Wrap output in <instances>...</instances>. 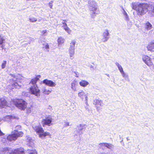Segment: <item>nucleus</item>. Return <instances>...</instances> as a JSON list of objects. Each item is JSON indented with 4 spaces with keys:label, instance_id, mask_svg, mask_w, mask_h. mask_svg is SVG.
<instances>
[{
    "label": "nucleus",
    "instance_id": "1",
    "mask_svg": "<svg viewBox=\"0 0 154 154\" xmlns=\"http://www.w3.org/2000/svg\"><path fill=\"white\" fill-rule=\"evenodd\" d=\"M131 6L133 9L137 11L138 15H143L149 10V6L146 4L133 3Z\"/></svg>",
    "mask_w": 154,
    "mask_h": 154
},
{
    "label": "nucleus",
    "instance_id": "2",
    "mask_svg": "<svg viewBox=\"0 0 154 154\" xmlns=\"http://www.w3.org/2000/svg\"><path fill=\"white\" fill-rule=\"evenodd\" d=\"M10 75L12 78L10 79L8 81L9 85L8 88L10 90L14 88L19 89L21 86V83L18 82L17 76L14 74H10Z\"/></svg>",
    "mask_w": 154,
    "mask_h": 154
},
{
    "label": "nucleus",
    "instance_id": "3",
    "mask_svg": "<svg viewBox=\"0 0 154 154\" xmlns=\"http://www.w3.org/2000/svg\"><path fill=\"white\" fill-rule=\"evenodd\" d=\"M88 8L91 12V15L92 18H94L96 15L100 13L97 8V3L93 0L88 1Z\"/></svg>",
    "mask_w": 154,
    "mask_h": 154
},
{
    "label": "nucleus",
    "instance_id": "4",
    "mask_svg": "<svg viewBox=\"0 0 154 154\" xmlns=\"http://www.w3.org/2000/svg\"><path fill=\"white\" fill-rule=\"evenodd\" d=\"M23 133L21 131H19L17 130L13 131L11 133V134L9 135L7 137V140L9 141H15L19 137H22Z\"/></svg>",
    "mask_w": 154,
    "mask_h": 154
},
{
    "label": "nucleus",
    "instance_id": "5",
    "mask_svg": "<svg viewBox=\"0 0 154 154\" xmlns=\"http://www.w3.org/2000/svg\"><path fill=\"white\" fill-rule=\"evenodd\" d=\"M32 128L33 129L39 134V137L41 138H43L46 136L49 135L50 133L48 132H44L43 129L39 126H33Z\"/></svg>",
    "mask_w": 154,
    "mask_h": 154
},
{
    "label": "nucleus",
    "instance_id": "6",
    "mask_svg": "<svg viewBox=\"0 0 154 154\" xmlns=\"http://www.w3.org/2000/svg\"><path fill=\"white\" fill-rule=\"evenodd\" d=\"M15 106L21 110H24L26 107L27 103L21 99H17L14 101Z\"/></svg>",
    "mask_w": 154,
    "mask_h": 154
},
{
    "label": "nucleus",
    "instance_id": "7",
    "mask_svg": "<svg viewBox=\"0 0 154 154\" xmlns=\"http://www.w3.org/2000/svg\"><path fill=\"white\" fill-rule=\"evenodd\" d=\"M29 91L31 94L35 95L37 97H38L40 95V90L37 85L31 86L30 88Z\"/></svg>",
    "mask_w": 154,
    "mask_h": 154
},
{
    "label": "nucleus",
    "instance_id": "8",
    "mask_svg": "<svg viewBox=\"0 0 154 154\" xmlns=\"http://www.w3.org/2000/svg\"><path fill=\"white\" fill-rule=\"evenodd\" d=\"M52 117L49 116L46 118L45 119H43L42 121V123L43 127H45V125L50 126L52 125Z\"/></svg>",
    "mask_w": 154,
    "mask_h": 154
},
{
    "label": "nucleus",
    "instance_id": "9",
    "mask_svg": "<svg viewBox=\"0 0 154 154\" xmlns=\"http://www.w3.org/2000/svg\"><path fill=\"white\" fill-rule=\"evenodd\" d=\"M102 36L103 37L102 39V42H107L109 38L110 34L107 29L103 30Z\"/></svg>",
    "mask_w": 154,
    "mask_h": 154
},
{
    "label": "nucleus",
    "instance_id": "10",
    "mask_svg": "<svg viewBox=\"0 0 154 154\" xmlns=\"http://www.w3.org/2000/svg\"><path fill=\"white\" fill-rule=\"evenodd\" d=\"M142 59L144 63L148 66H150L153 64L151 58L148 56L144 55L143 56Z\"/></svg>",
    "mask_w": 154,
    "mask_h": 154
},
{
    "label": "nucleus",
    "instance_id": "11",
    "mask_svg": "<svg viewBox=\"0 0 154 154\" xmlns=\"http://www.w3.org/2000/svg\"><path fill=\"white\" fill-rule=\"evenodd\" d=\"M78 96L81 98L82 100H83L85 98V104L87 105H88V97L87 96L86 94L84 92L82 91L81 90L80 91H79L78 94Z\"/></svg>",
    "mask_w": 154,
    "mask_h": 154
},
{
    "label": "nucleus",
    "instance_id": "12",
    "mask_svg": "<svg viewBox=\"0 0 154 154\" xmlns=\"http://www.w3.org/2000/svg\"><path fill=\"white\" fill-rule=\"evenodd\" d=\"M94 104L95 105L97 110L98 111L100 110L101 109L100 107L103 106V105L102 101L97 99L94 100Z\"/></svg>",
    "mask_w": 154,
    "mask_h": 154
},
{
    "label": "nucleus",
    "instance_id": "13",
    "mask_svg": "<svg viewBox=\"0 0 154 154\" xmlns=\"http://www.w3.org/2000/svg\"><path fill=\"white\" fill-rule=\"evenodd\" d=\"M86 127V125L80 124L78 126V129L77 131L78 135H80L83 133V131H84Z\"/></svg>",
    "mask_w": 154,
    "mask_h": 154
},
{
    "label": "nucleus",
    "instance_id": "14",
    "mask_svg": "<svg viewBox=\"0 0 154 154\" xmlns=\"http://www.w3.org/2000/svg\"><path fill=\"white\" fill-rule=\"evenodd\" d=\"M43 83L51 87L55 86L56 84L51 80H48L47 79L44 80L43 81Z\"/></svg>",
    "mask_w": 154,
    "mask_h": 154
},
{
    "label": "nucleus",
    "instance_id": "15",
    "mask_svg": "<svg viewBox=\"0 0 154 154\" xmlns=\"http://www.w3.org/2000/svg\"><path fill=\"white\" fill-rule=\"evenodd\" d=\"M12 154H25L23 148H20L14 150Z\"/></svg>",
    "mask_w": 154,
    "mask_h": 154
},
{
    "label": "nucleus",
    "instance_id": "16",
    "mask_svg": "<svg viewBox=\"0 0 154 154\" xmlns=\"http://www.w3.org/2000/svg\"><path fill=\"white\" fill-rule=\"evenodd\" d=\"M146 48L148 51H154V42H150L149 43Z\"/></svg>",
    "mask_w": 154,
    "mask_h": 154
},
{
    "label": "nucleus",
    "instance_id": "17",
    "mask_svg": "<svg viewBox=\"0 0 154 154\" xmlns=\"http://www.w3.org/2000/svg\"><path fill=\"white\" fill-rule=\"evenodd\" d=\"M78 85L77 82L75 80L73 81L71 83V88L74 91H75Z\"/></svg>",
    "mask_w": 154,
    "mask_h": 154
},
{
    "label": "nucleus",
    "instance_id": "18",
    "mask_svg": "<svg viewBox=\"0 0 154 154\" xmlns=\"http://www.w3.org/2000/svg\"><path fill=\"white\" fill-rule=\"evenodd\" d=\"M80 85L82 87H86L89 84V82L85 80H82L79 82Z\"/></svg>",
    "mask_w": 154,
    "mask_h": 154
},
{
    "label": "nucleus",
    "instance_id": "19",
    "mask_svg": "<svg viewBox=\"0 0 154 154\" xmlns=\"http://www.w3.org/2000/svg\"><path fill=\"white\" fill-rule=\"evenodd\" d=\"M65 41V40L64 38L61 37H59L57 39L58 46H59L60 45H61L64 43Z\"/></svg>",
    "mask_w": 154,
    "mask_h": 154
},
{
    "label": "nucleus",
    "instance_id": "20",
    "mask_svg": "<svg viewBox=\"0 0 154 154\" xmlns=\"http://www.w3.org/2000/svg\"><path fill=\"white\" fill-rule=\"evenodd\" d=\"M7 102L4 98L0 99V107L4 108V106L7 105Z\"/></svg>",
    "mask_w": 154,
    "mask_h": 154
},
{
    "label": "nucleus",
    "instance_id": "21",
    "mask_svg": "<svg viewBox=\"0 0 154 154\" xmlns=\"http://www.w3.org/2000/svg\"><path fill=\"white\" fill-rule=\"evenodd\" d=\"M75 49H72V48H69V56L70 58V59L71 60H72L73 58H72L73 57L74 55L75 54Z\"/></svg>",
    "mask_w": 154,
    "mask_h": 154
},
{
    "label": "nucleus",
    "instance_id": "22",
    "mask_svg": "<svg viewBox=\"0 0 154 154\" xmlns=\"http://www.w3.org/2000/svg\"><path fill=\"white\" fill-rule=\"evenodd\" d=\"M144 27L145 29L147 30H149L151 29L152 27V25L148 22L145 23Z\"/></svg>",
    "mask_w": 154,
    "mask_h": 154
},
{
    "label": "nucleus",
    "instance_id": "23",
    "mask_svg": "<svg viewBox=\"0 0 154 154\" xmlns=\"http://www.w3.org/2000/svg\"><path fill=\"white\" fill-rule=\"evenodd\" d=\"M5 42V40L4 38L1 36H0V47L2 49H3V43Z\"/></svg>",
    "mask_w": 154,
    "mask_h": 154
},
{
    "label": "nucleus",
    "instance_id": "24",
    "mask_svg": "<svg viewBox=\"0 0 154 154\" xmlns=\"http://www.w3.org/2000/svg\"><path fill=\"white\" fill-rule=\"evenodd\" d=\"M122 8V12L124 16L125 19L126 20H128L129 19V18L128 14L125 11L124 8Z\"/></svg>",
    "mask_w": 154,
    "mask_h": 154
},
{
    "label": "nucleus",
    "instance_id": "25",
    "mask_svg": "<svg viewBox=\"0 0 154 154\" xmlns=\"http://www.w3.org/2000/svg\"><path fill=\"white\" fill-rule=\"evenodd\" d=\"M15 118V117L12 116L8 115L5 116V119L6 121H9L10 120H11L12 119Z\"/></svg>",
    "mask_w": 154,
    "mask_h": 154
},
{
    "label": "nucleus",
    "instance_id": "26",
    "mask_svg": "<svg viewBox=\"0 0 154 154\" xmlns=\"http://www.w3.org/2000/svg\"><path fill=\"white\" fill-rule=\"evenodd\" d=\"M122 77L125 79V80H127L128 81H129V76L128 75L125 73L124 72L121 73Z\"/></svg>",
    "mask_w": 154,
    "mask_h": 154
},
{
    "label": "nucleus",
    "instance_id": "27",
    "mask_svg": "<svg viewBox=\"0 0 154 154\" xmlns=\"http://www.w3.org/2000/svg\"><path fill=\"white\" fill-rule=\"evenodd\" d=\"M43 93L46 95H48L51 92V91L46 89L45 87H43L42 89Z\"/></svg>",
    "mask_w": 154,
    "mask_h": 154
},
{
    "label": "nucleus",
    "instance_id": "28",
    "mask_svg": "<svg viewBox=\"0 0 154 154\" xmlns=\"http://www.w3.org/2000/svg\"><path fill=\"white\" fill-rule=\"evenodd\" d=\"M39 79V78H38L37 77L35 78L32 79L31 81V82L30 83H32L33 85H36V83L37 82L38 80Z\"/></svg>",
    "mask_w": 154,
    "mask_h": 154
},
{
    "label": "nucleus",
    "instance_id": "29",
    "mask_svg": "<svg viewBox=\"0 0 154 154\" xmlns=\"http://www.w3.org/2000/svg\"><path fill=\"white\" fill-rule=\"evenodd\" d=\"M75 43L76 42L74 40L72 41L70 43V45L69 48L75 49Z\"/></svg>",
    "mask_w": 154,
    "mask_h": 154
},
{
    "label": "nucleus",
    "instance_id": "30",
    "mask_svg": "<svg viewBox=\"0 0 154 154\" xmlns=\"http://www.w3.org/2000/svg\"><path fill=\"white\" fill-rule=\"evenodd\" d=\"M85 108L86 113H87L88 115H91L92 114V110L89 108L88 106H85Z\"/></svg>",
    "mask_w": 154,
    "mask_h": 154
},
{
    "label": "nucleus",
    "instance_id": "31",
    "mask_svg": "<svg viewBox=\"0 0 154 154\" xmlns=\"http://www.w3.org/2000/svg\"><path fill=\"white\" fill-rule=\"evenodd\" d=\"M106 143H100L99 144L98 147L100 149H104L106 147Z\"/></svg>",
    "mask_w": 154,
    "mask_h": 154
},
{
    "label": "nucleus",
    "instance_id": "32",
    "mask_svg": "<svg viewBox=\"0 0 154 154\" xmlns=\"http://www.w3.org/2000/svg\"><path fill=\"white\" fill-rule=\"evenodd\" d=\"M105 145L106 147L108 148L109 149H112L114 147L113 145L110 143H106Z\"/></svg>",
    "mask_w": 154,
    "mask_h": 154
},
{
    "label": "nucleus",
    "instance_id": "33",
    "mask_svg": "<svg viewBox=\"0 0 154 154\" xmlns=\"http://www.w3.org/2000/svg\"><path fill=\"white\" fill-rule=\"evenodd\" d=\"M43 48H45V49L47 50V51L48 52L49 50L48 49H49V46L48 43H44V44H43Z\"/></svg>",
    "mask_w": 154,
    "mask_h": 154
},
{
    "label": "nucleus",
    "instance_id": "34",
    "mask_svg": "<svg viewBox=\"0 0 154 154\" xmlns=\"http://www.w3.org/2000/svg\"><path fill=\"white\" fill-rule=\"evenodd\" d=\"M28 154H37V152L35 150H28Z\"/></svg>",
    "mask_w": 154,
    "mask_h": 154
},
{
    "label": "nucleus",
    "instance_id": "35",
    "mask_svg": "<svg viewBox=\"0 0 154 154\" xmlns=\"http://www.w3.org/2000/svg\"><path fill=\"white\" fill-rule=\"evenodd\" d=\"M37 20L36 18L33 17H30L29 18V21L32 23L35 22Z\"/></svg>",
    "mask_w": 154,
    "mask_h": 154
},
{
    "label": "nucleus",
    "instance_id": "36",
    "mask_svg": "<svg viewBox=\"0 0 154 154\" xmlns=\"http://www.w3.org/2000/svg\"><path fill=\"white\" fill-rule=\"evenodd\" d=\"M66 32L69 34H70L71 32L72 31L68 27H67L66 28H65L64 29Z\"/></svg>",
    "mask_w": 154,
    "mask_h": 154
},
{
    "label": "nucleus",
    "instance_id": "37",
    "mask_svg": "<svg viewBox=\"0 0 154 154\" xmlns=\"http://www.w3.org/2000/svg\"><path fill=\"white\" fill-rule=\"evenodd\" d=\"M6 63L7 62L6 61H3L1 65L2 68V69H4L5 68Z\"/></svg>",
    "mask_w": 154,
    "mask_h": 154
},
{
    "label": "nucleus",
    "instance_id": "38",
    "mask_svg": "<svg viewBox=\"0 0 154 154\" xmlns=\"http://www.w3.org/2000/svg\"><path fill=\"white\" fill-rule=\"evenodd\" d=\"M32 107L31 106L30 107H28L27 108V113H30L32 110Z\"/></svg>",
    "mask_w": 154,
    "mask_h": 154
},
{
    "label": "nucleus",
    "instance_id": "39",
    "mask_svg": "<svg viewBox=\"0 0 154 154\" xmlns=\"http://www.w3.org/2000/svg\"><path fill=\"white\" fill-rule=\"evenodd\" d=\"M42 35L44 36H46L47 35V30H44L41 31Z\"/></svg>",
    "mask_w": 154,
    "mask_h": 154
},
{
    "label": "nucleus",
    "instance_id": "40",
    "mask_svg": "<svg viewBox=\"0 0 154 154\" xmlns=\"http://www.w3.org/2000/svg\"><path fill=\"white\" fill-rule=\"evenodd\" d=\"M62 24H63V25L62 26V27L64 29H65V28H66L67 27H68L66 23L63 22H62Z\"/></svg>",
    "mask_w": 154,
    "mask_h": 154
},
{
    "label": "nucleus",
    "instance_id": "41",
    "mask_svg": "<svg viewBox=\"0 0 154 154\" xmlns=\"http://www.w3.org/2000/svg\"><path fill=\"white\" fill-rule=\"evenodd\" d=\"M4 150L6 152H5V153H7V154H11V152H10L8 150V148H5L4 149Z\"/></svg>",
    "mask_w": 154,
    "mask_h": 154
},
{
    "label": "nucleus",
    "instance_id": "42",
    "mask_svg": "<svg viewBox=\"0 0 154 154\" xmlns=\"http://www.w3.org/2000/svg\"><path fill=\"white\" fill-rule=\"evenodd\" d=\"M119 70L120 71L121 73L123 72L124 71L123 69L122 66L118 68Z\"/></svg>",
    "mask_w": 154,
    "mask_h": 154
},
{
    "label": "nucleus",
    "instance_id": "43",
    "mask_svg": "<svg viewBox=\"0 0 154 154\" xmlns=\"http://www.w3.org/2000/svg\"><path fill=\"white\" fill-rule=\"evenodd\" d=\"M53 2L52 1H51L49 3V6L51 8H52L53 6L52 4Z\"/></svg>",
    "mask_w": 154,
    "mask_h": 154
},
{
    "label": "nucleus",
    "instance_id": "44",
    "mask_svg": "<svg viewBox=\"0 0 154 154\" xmlns=\"http://www.w3.org/2000/svg\"><path fill=\"white\" fill-rule=\"evenodd\" d=\"M65 124H64V126L65 127H66L67 126H69V122H65Z\"/></svg>",
    "mask_w": 154,
    "mask_h": 154
},
{
    "label": "nucleus",
    "instance_id": "45",
    "mask_svg": "<svg viewBox=\"0 0 154 154\" xmlns=\"http://www.w3.org/2000/svg\"><path fill=\"white\" fill-rule=\"evenodd\" d=\"M21 128V127L20 125H18L16 126L15 128L16 129H20Z\"/></svg>",
    "mask_w": 154,
    "mask_h": 154
},
{
    "label": "nucleus",
    "instance_id": "46",
    "mask_svg": "<svg viewBox=\"0 0 154 154\" xmlns=\"http://www.w3.org/2000/svg\"><path fill=\"white\" fill-rule=\"evenodd\" d=\"M115 64L118 68H119L121 66L118 62H116L115 63Z\"/></svg>",
    "mask_w": 154,
    "mask_h": 154
},
{
    "label": "nucleus",
    "instance_id": "47",
    "mask_svg": "<svg viewBox=\"0 0 154 154\" xmlns=\"http://www.w3.org/2000/svg\"><path fill=\"white\" fill-rule=\"evenodd\" d=\"M72 106H73V109L75 108V107L74 103L71 104V105L70 106V107H71Z\"/></svg>",
    "mask_w": 154,
    "mask_h": 154
},
{
    "label": "nucleus",
    "instance_id": "48",
    "mask_svg": "<svg viewBox=\"0 0 154 154\" xmlns=\"http://www.w3.org/2000/svg\"><path fill=\"white\" fill-rule=\"evenodd\" d=\"M76 74V75L75 76L77 77H78V76L77 75V73H78V72H74Z\"/></svg>",
    "mask_w": 154,
    "mask_h": 154
},
{
    "label": "nucleus",
    "instance_id": "49",
    "mask_svg": "<svg viewBox=\"0 0 154 154\" xmlns=\"http://www.w3.org/2000/svg\"><path fill=\"white\" fill-rule=\"evenodd\" d=\"M62 22L65 23L67 22V21L66 20H63Z\"/></svg>",
    "mask_w": 154,
    "mask_h": 154
},
{
    "label": "nucleus",
    "instance_id": "50",
    "mask_svg": "<svg viewBox=\"0 0 154 154\" xmlns=\"http://www.w3.org/2000/svg\"><path fill=\"white\" fill-rule=\"evenodd\" d=\"M90 68H93V69L94 67H93V66H92L91 65L90 66Z\"/></svg>",
    "mask_w": 154,
    "mask_h": 154
},
{
    "label": "nucleus",
    "instance_id": "51",
    "mask_svg": "<svg viewBox=\"0 0 154 154\" xmlns=\"http://www.w3.org/2000/svg\"><path fill=\"white\" fill-rule=\"evenodd\" d=\"M51 106H48V109H51Z\"/></svg>",
    "mask_w": 154,
    "mask_h": 154
},
{
    "label": "nucleus",
    "instance_id": "52",
    "mask_svg": "<svg viewBox=\"0 0 154 154\" xmlns=\"http://www.w3.org/2000/svg\"><path fill=\"white\" fill-rule=\"evenodd\" d=\"M32 140H30V142H29V143H31L32 142Z\"/></svg>",
    "mask_w": 154,
    "mask_h": 154
},
{
    "label": "nucleus",
    "instance_id": "53",
    "mask_svg": "<svg viewBox=\"0 0 154 154\" xmlns=\"http://www.w3.org/2000/svg\"><path fill=\"white\" fill-rule=\"evenodd\" d=\"M153 12L154 15V7H153Z\"/></svg>",
    "mask_w": 154,
    "mask_h": 154
},
{
    "label": "nucleus",
    "instance_id": "54",
    "mask_svg": "<svg viewBox=\"0 0 154 154\" xmlns=\"http://www.w3.org/2000/svg\"><path fill=\"white\" fill-rule=\"evenodd\" d=\"M30 139H27V141H28V140H29Z\"/></svg>",
    "mask_w": 154,
    "mask_h": 154
},
{
    "label": "nucleus",
    "instance_id": "55",
    "mask_svg": "<svg viewBox=\"0 0 154 154\" xmlns=\"http://www.w3.org/2000/svg\"><path fill=\"white\" fill-rule=\"evenodd\" d=\"M38 21H40V20H38Z\"/></svg>",
    "mask_w": 154,
    "mask_h": 154
},
{
    "label": "nucleus",
    "instance_id": "56",
    "mask_svg": "<svg viewBox=\"0 0 154 154\" xmlns=\"http://www.w3.org/2000/svg\"><path fill=\"white\" fill-rule=\"evenodd\" d=\"M38 77H40V75H38Z\"/></svg>",
    "mask_w": 154,
    "mask_h": 154
},
{
    "label": "nucleus",
    "instance_id": "57",
    "mask_svg": "<svg viewBox=\"0 0 154 154\" xmlns=\"http://www.w3.org/2000/svg\"><path fill=\"white\" fill-rule=\"evenodd\" d=\"M107 75L108 76H109V75Z\"/></svg>",
    "mask_w": 154,
    "mask_h": 154
}]
</instances>
